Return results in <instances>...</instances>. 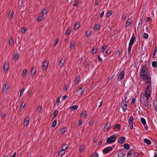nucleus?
Instances as JSON below:
<instances>
[{
  "mask_svg": "<svg viewBox=\"0 0 157 157\" xmlns=\"http://www.w3.org/2000/svg\"><path fill=\"white\" fill-rule=\"evenodd\" d=\"M150 85H147L145 90V93L143 94V96H141V97L143 98V99H144L145 98L146 101H147L148 100V98L150 97L151 96V94H150Z\"/></svg>",
  "mask_w": 157,
  "mask_h": 157,
  "instance_id": "nucleus-1",
  "label": "nucleus"
},
{
  "mask_svg": "<svg viewBox=\"0 0 157 157\" xmlns=\"http://www.w3.org/2000/svg\"><path fill=\"white\" fill-rule=\"evenodd\" d=\"M140 71V75L141 78H144V77L147 75L148 70L146 65L142 66Z\"/></svg>",
  "mask_w": 157,
  "mask_h": 157,
  "instance_id": "nucleus-2",
  "label": "nucleus"
},
{
  "mask_svg": "<svg viewBox=\"0 0 157 157\" xmlns=\"http://www.w3.org/2000/svg\"><path fill=\"white\" fill-rule=\"evenodd\" d=\"M116 135H113L107 139L106 142L109 144L112 143L116 141Z\"/></svg>",
  "mask_w": 157,
  "mask_h": 157,
  "instance_id": "nucleus-3",
  "label": "nucleus"
},
{
  "mask_svg": "<svg viewBox=\"0 0 157 157\" xmlns=\"http://www.w3.org/2000/svg\"><path fill=\"white\" fill-rule=\"evenodd\" d=\"M140 102L142 103V104H144V105L145 106L147 109L149 108V106L148 103L149 101L148 100L147 101H146L145 100V98H144V99H143V98L142 97H140Z\"/></svg>",
  "mask_w": 157,
  "mask_h": 157,
  "instance_id": "nucleus-4",
  "label": "nucleus"
},
{
  "mask_svg": "<svg viewBox=\"0 0 157 157\" xmlns=\"http://www.w3.org/2000/svg\"><path fill=\"white\" fill-rule=\"evenodd\" d=\"M121 107L124 112L126 111L127 109V104L125 100L123 101L121 104Z\"/></svg>",
  "mask_w": 157,
  "mask_h": 157,
  "instance_id": "nucleus-5",
  "label": "nucleus"
},
{
  "mask_svg": "<svg viewBox=\"0 0 157 157\" xmlns=\"http://www.w3.org/2000/svg\"><path fill=\"white\" fill-rule=\"evenodd\" d=\"M84 89L82 87H80L77 90L76 92L77 93V95L78 96H80L82 94L84 91Z\"/></svg>",
  "mask_w": 157,
  "mask_h": 157,
  "instance_id": "nucleus-6",
  "label": "nucleus"
},
{
  "mask_svg": "<svg viewBox=\"0 0 157 157\" xmlns=\"http://www.w3.org/2000/svg\"><path fill=\"white\" fill-rule=\"evenodd\" d=\"M113 149L111 147H108L105 148L102 150L103 153L104 154H107L112 150Z\"/></svg>",
  "mask_w": 157,
  "mask_h": 157,
  "instance_id": "nucleus-7",
  "label": "nucleus"
},
{
  "mask_svg": "<svg viewBox=\"0 0 157 157\" xmlns=\"http://www.w3.org/2000/svg\"><path fill=\"white\" fill-rule=\"evenodd\" d=\"M124 71H122L118 76L117 79L118 81H121L124 76Z\"/></svg>",
  "mask_w": 157,
  "mask_h": 157,
  "instance_id": "nucleus-8",
  "label": "nucleus"
},
{
  "mask_svg": "<svg viewBox=\"0 0 157 157\" xmlns=\"http://www.w3.org/2000/svg\"><path fill=\"white\" fill-rule=\"evenodd\" d=\"M48 63L46 61H44L43 63L42 68L43 70H45L47 68Z\"/></svg>",
  "mask_w": 157,
  "mask_h": 157,
  "instance_id": "nucleus-9",
  "label": "nucleus"
},
{
  "mask_svg": "<svg viewBox=\"0 0 157 157\" xmlns=\"http://www.w3.org/2000/svg\"><path fill=\"white\" fill-rule=\"evenodd\" d=\"M135 155L132 150H130L128 153L127 157H134Z\"/></svg>",
  "mask_w": 157,
  "mask_h": 157,
  "instance_id": "nucleus-10",
  "label": "nucleus"
},
{
  "mask_svg": "<svg viewBox=\"0 0 157 157\" xmlns=\"http://www.w3.org/2000/svg\"><path fill=\"white\" fill-rule=\"evenodd\" d=\"M135 40L136 37L134 36H133L131 38L129 45L132 46Z\"/></svg>",
  "mask_w": 157,
  "mask_h": 157,
  "instance_id": "nucleus-11",
  "label": "nucleus"
},
{
  "mask_svg": "<svg viewBox=\"0 0 157 157\" xmlns=\"http://www.w3.org/2000/svg\"><path fill=\"white\" fill-rule=\"evenodd\" d=\"M9 63L8 62L4 64L3 67V70L5 72H6L9 68Z\"/></svg>",
  "mask_w": 157,
  "mask_h": 157,
  "instance_id": "nucleus-12",
  "label": "nucleus"
},
{
  "mask_svg": "<svg viewBox=\"0 0 157 157\" xmlns=\"http://www.w3.org/2000/svg\"><path fill=\"white\" fill-rule=\"evenodd\" d=\"M142 78L144 80H145V82L146 83H148L149 85H150V84L151 82V78H149V77L147 75L144 77V78Z\"/></svg>",
  "mask_w": 157,
  "mask_h": 157,
  "instance_id": "nucleus-13",
  "label": "nucleus"
},
{
  "mask_svg": "<svg viewBox=\"0 0 157 157\" xmlns=\"http://www.w3.org/2000/svg\"><path fill=\"white\" fill-rule=\"evenodd\" d=\"M87 115V113L85 111H82L80 114V117L83 119H85Z\"/></svg>",
  "mask_w": 157,
  "mask_h": 157,
  "instance_id": "nucleus-14",
  "label": "nucleus"
},
{
  "mask_svg": "<svg viewBox=\"0 0 157 157\" xmlns=\"http://www.w3.org/2000/svg\"><path fill=\"white\" fill-rule=\"evenodd\" d=\"M29 116H27L24 122V125L27 126L29 124Z\"/></svg>",
  "mask_w": 157,
  "mask_h": 157,
  "instance_id": "nucleus-15",
  "label": "nucleus"
},
{
  "mask_svg": "<svg viewBox=\"0 0 157 157\" xmlns=\"http://www.w3.org/2000/svg\"><path fill=\"white\" fill-rule=\"evenodd\" d=\"M125 138L123 136H122L121 137L119 138V139L118 141V142L120 144H121L123 143L125 141Z\"/></svg>",
  "mask_w": 157,
  "mask_h": 157,
  "instance_id": "nucleus-16",
  "label": "nucleus"
},
{
  "mask_svg": "<svg viewBox=\"0 0 157 157\" xmlns=\"http://www.w3.org/2000/svg\"><path fill=\"white\" fill-rule=\"evenodd\" d=\"M134 120V118L132 116H130L128 120V123L130 125H131V124H133V121Z\"/></svg>",
  "mask_w": 157,
  "mask_h": 157,
  "instance_id": "nucleus-17",
  "label": "nucleus"
},
{
  "mask_svg": "<svg viewBox=\"0 0 157 157\" xmlns=\"http://www.w3.org/2000/svg\"><path fill=\"white\" fill-rule=\"evenodd\" d=\"M111 124L109 123H106L104 127V129L105 131L108 130L110 127Z\"/></svg>",
  "mask_w": 157,
  "mask_h": 157,
  "instance_id": "nucleus-18",
  "label": "nucleus"
},
{
  "mask_svg": "<svg viewBox=\"0 0 157 157\" xmlns=\"http://www.w3.org/2000/svg\"><path fill=\"white\" fill-rule=\"evenodd\" d=\"M9 88V85L7 84H5L4 86L3 89V92H6Z\"/></svg>",
  "mask_w": 157,
  "mask_h": 157,
  "instance_id": "nucleus-19",
  "label": "nucleus"
},
{
  "mask_svg": "<svg viewBox=\"0 0 157 157\" xmlns=\"http://www.w3.org/2000/svg\"><path fill=\"white\" fill-rule=\"evenodd\" d=\"M125 153H124L121 151H119L117 155L118 157H123L125 155Z\"/></svg>",
  "mask_w": 157,
  "mask_h": 157,
  "instance_id": "nucleus-20",
  "label": "nucleus"
},
{
  "mask_svg": "<svg viewBox=\"0 0 157 157\" xmlns=\"http://www.w3.org/2000/svg\"><path fill=\"white\" fill-rule=\"evenodd\" d=\"M36 72V70L34 68V67H33L31 69V75L33 76Z\"/></svg>",
  "mask_w": 157,
  "mask_h": 157,
  "instance_id": "nucleus-21",
  "label": "nucleus"
},
{
  "mask_svg": "<svg viewBox=\"0 0 157 157\" xmlns=\"http://www.w3.org/2000/svg\"><path fill=\"white\" fill-rule=\"evenodd\" d=\"M65 152V151L61 149V151H60L58 155L59 156H61L63 155Z\"/></svg>",
  "mask_w": 157,
  "mask_h": 157,
  "instance_id": "nucleus-22",
  "label": "nucleus"
},
{
  "mask_svg": "<svg viewBox=\"0 0 157 157\" xmlns=\"http://www.w3.org/2000/svg\"><path fill=\"white\" fill-rule=\"evenodd\" d=\"M65 63V60L64 59H61V60L59 62V66L61 67Z\"/></svg>",
  "mask_w": 157,
  "mask_h": 157,
  "instance_id": "nucleus-23",
  "label": "nucleus"
},
{
  "mask_svg": "<svg viewBox=\"0 0 157 157\" xmlns=\"http://www.w3.org/2000/svg\"><path fill=\"white\" fill-rule=\"evenodd\" d=\"M79 27V24L78 23H76L74 26L73 28L74 29H77Z\"/></svg>",
  "mask_w": 157,
  "mask_h": 157,
  "instance_id": "nucleus-24",
  "label": "nucleus"
},
{
  "mask_svg": "<svg viewBox=\"0 0 157 157\" xmlns=\"http://www.w3.org/2000/svg\"><path fill=\"white\" fill-rule=\"evenodd\" d=\"M144 142L147 144L148 145H150L151 143V142L149 140L147 139H145L144 140Z\"/></svg>",
  "mask_w": 157,
  "mask_h": 157,
  "instance_id": "nucleus-25",
  "label": "nucleus"
},
{
  "mask_svg": "<svg viewBox=\"0 0 157 157\" xmlns=\"http://www.w3.org/2000/svg\"><path fill=\"white\" fill-rule=\"evenodd\" d=\"M100 25L98 24H97L95 26L94 29L95 31H97L100 29Z\"/></svg>",
  "mask_w": 157,
  "mask_h": 157,
  "instance_id": "nucleus-26",
  "label": "nucleus"
},
{
  "mask_svg": "<svg viewBox=\"0 0 157 157\" xmlns=\"http://www.w3.org/2000/svg\"><path fill=\"white\" fill-rule=\"evenodd\" d=\"M78 106L77 105H74L70 107V108L71 110H77L78 109Z\"/></svg>",
  "mask_w": 157,
  "mask_h": 157,
  "instance_id": "nucleus-27",
  "label": "nucleus"
},
{
  "mask_svg": "<svg viewBox=\"0 0 157 157\" xmlns=\"http://www.w3.org/2000/svg\"><path fill=\"white\" fill-rule=\"evenodd\" d=\"M68 147V146L67 144H64L61 147L62 149L65 151L67 149Z\"/></svg>",
  "mask_w": 157,
  "mask_h": 157,
  "instance_id": "nucleus-28",
  "label": "nucleus"
},
{
  "mask_svg": "<svg viewBox=\"0 0 157 157\" xmlns=\"http://www.w3.org/2000/svg\"><path fill=\"white\" fill-rule=\"evenodd\" d=\"M124 147L125 149L127 150L129 149L130 148L129 145L127 143L124 144Z\"/></svg>",
  "mask_w": 157,
  "mask_h": 157,
  "instance_id": "nucleus-29",
  "label": "nucleus"
},
{
  "mask_svg": "<svg viewBox=\"0 0 157 157\" xmlns=\"http://www.w3.org/2000/svg\"><path fill=\"white\" fill-rule=\"evenodd\" d=\"M140 121L142 124L144 125L146 124V122L145 119L143 118H141L140 119Z\"/></svg>",
  "mask_w": 157,
  "mask_h": 157,
  "instance_id": "nucleus-30",
  "label": "nucleus"
},
{
  "mask_svg": "<svg viewBox=\"0 0 157 157\" xmlns=\"http://www.w3.org/2000/svg\"><path fill=\"white\" fill-rule=\"evenodd\" d=\"M58 113V111L57 110H55L54 111V114L53 115V119H54V118H55L56 117V115H57Z\"/></svg>",
  "mask_w": 157,
  "mask_h": 157,
  "instance_id": "nucleus-31",
  "label": "nucleus"
},
{
  "mask_svg": "<svg viewBox=\"0 0 157 157\" xmlns=\"http://www.w3.org/2000/svg\"><path fill=\"white\" fill-rule=\"evenodd\" d=\"M98 50L97 48H96L95 47H94L92 51V52L93 54H95L96 53L97 51Z\"/></svg>",
  "mask_w": 157,
  "mask_h": 157,
  "instance_id": "nucleus-32",
  "label": "nucleus"
},
{
  "mask_svg": "<svg viewBox=\"0 0 157 157\" xmlns=\"http://www.w3.org/2000/svg\"><path fill=\"white\" fill-rule=\"evenodd\" d=\"M43 16L42 15L39 16L37 19V20L38 21H41L42 19Z\"/></svg>",
  "mask_w": 157,
  "mask_h": 157,
  "instance_id": "nucleus-33",
  "label": "nucleus"
},
{
  "mask_svg": "<svg viewBox=\"0 0 157 157\" xmlns=\"http://www.w3.org/2000/svg\"><path fill=\"white\" fill-rule=\"evenodd\" d=\"M13 41L12 38H10L9 41V43L10 45H12L13 44Z\"/></svg>",
  "mask_w": 157,
  "mask_h": 157,
  "instance_id": "nucleus-34",
  "label": "nucleus"
},
{
  "mask_svg": "<svg viewBox=\"0 0 157 157\" xmlns=\"http://www.w3.org/2000/svg\"><path fill=\"white\" fill-rule=\"evenodd\" d=\"M152 65L154 67H156L157 66V63L155 61H153L152 63Z\"/></svg>",
  "mask_w": 157,
  "mask_h": 157,
  "instance_id": "nucleus-35",
  "label": "nucleus"
},
{
  "mask_svg": "<svg viewBox=\"0 0 157 157\" xmlns=\"http://www.w3.org/2000/svg\"><path fill=\"white\" fill-rule=\"evenodd\" d=\"M26 72L27 70L26 69H24L23 70L22 74L23 76L25 77L26 75Z\"/></svg>",
  "mask_w": 157,
  "mask_h": 157,
  "instance_id": "nucleus-36",
  "label": "nucleus"
},
{
  "mask_svg": "<svg viewBox=\"0 0 157 157\" xmlns=\"http://www.w3.org/2000/svg\"><path fill=\"white\" fill-rule=\"evenodd\" d=\"M57 124V120H55L53 122L52 124V126L53 127H55Z\"/></svg>",
  "mask_w": 157,
  "mask_h": 157,
  "instance_id": "nucleus-37",
  "label": "nucleus"
},
{
  "mask_svg": "<svg viewBox=\"0 0 157 157\" xmlns=\"http://www.w3.org/2000/svg\"><path fill=\"white\" fill-rule=\"evenodd\" d=\"M143 37L145 39H147L148 37V34L146 33H144L143 34Z\"/></svg>",
  "mask_w": 157,
  "mask_h": 157,
  "instance_id": "nucleus-38",
  "label": "nucleus"
},
{
  "mask_svg": "<svg viewBox=\"0 0 157 157\" xmlns=\"http://www.w3.org/2000/svg\"><path fill=\"white\" fill-rule=\"evenodd\" d=\"M71 32V30H69V29H68L65 32V34L67 35H68L70 34Z\"/></svg>",
  "mask_w": 157,
  "mask_h": 157,
  "instance_id": "nucleus-39",
  "label": "nucleus"
},
{
  "mask_svg": "<svg viewBox=\"0 0 157 157\" xmlns=\"http://www.w3.org/2000/svg\"><path fill=\"white\" fill-rule=\"evenodd\" d=\"M25 89L24 88L22 89L20 91V97L23 94V93Z\"/></svg>",
  "mask_w": 157,
  "mask_h": 157,
  "instance_id": "nucleus-40",
  "label": "nucleus"
},
{
  "mask_svg": "<svg viewBox=\"0 0 157 157\" xmlns=\"http://www.w3.org/2000/svg\"><path fill=\"white\" fill-rule=\"evenodd\" d=\"M112 13V11H109L106 13V16L108 17H109L110 16Z\"/></svg>",
  "mask_w": 157,
  "mask_h": 157,
  "instance_id": "nucleus-41",
  "label": "nucleus"
},
{
  "mask_svg": "<svg viewBox=\"0 0 157 157\" xmlns=\"http://www.w3.org/2000/svg\"><path fill=\"white\" fill-rule=\"evenodd\" d=\"M84 147L83 146H81L79 148V151L82 152L84 150Z\"/></svg>",
  "mask_w": 157,
  "mask_h": 157,
  "instance_id": "nucleus-42",
  "label": "nucleus"
},
{
  "mask_svg": "<svg viewBox=\"0 0 157 157\" xmlns=\"http://www.w3.org/2000/svg\"><path fill=\"white\" fill-rule=\"evenodd\" d=\"M47 13V11H46V10L45 9H44L42 10V15L43 16L44 15H45Z\"/></svg>",
  "mask_w": 157,
  "mask_h": 157,
  "instance_id": "nucleus-43",
  "label": "nucleus"
},
{
  "mask_svg": "<svg viewBox=\"0 0 157 157\" xmlns=\"http://www.w3.org/2000/svg\"><path fill=\"white\" fill-rule=\"evenodd\" d=\"M41 109V106H38L37 108V109L36 112L37 113H39V112H40V111Z\"/></svg>",
  "mask_w": 157,
  "mask_h": 157,
  "instance_id": "nucleus-44",
  "label": "nucleus"
},
{
  "mask_svg": "<svg viewBox=\"0 0 157 157\" xmlns=\"http://www.w3.org/2000/svg\"><path fill=\"white\" fill-rule=\"evenodd\" d=\"M13 15V12H11L10 11L9 13L8 17L9 18H10L11 17H12Z\"/></svg>",
  "mask_w": 157,
  "mask_h": 157,
  "instance_id": "nucleus-45",
  "label": "nucleus"
},
{
  "mask_svg": "<svg viewBox=\"0 0 157 157\" xmlns=\"http://www.w3.org/2000/svg\"><path fill=\"white\" fill-rule=\"evenodd\" d=\"M121 125L119 124H117L115 125L114 129H116V128H117L118 129H119L120 128Z\"/></svg>",
  "mask_w": 157,
  "mask_h": 157,
  "instance_id": "nucleus-46",
  "label": "nucleus"
},
{
  "mask_svg": "<svg viewBox=\"0 0 157 157\" xmlns=\"http://www.w3.org/2000/svg\"><path fill=\"white\" fill-rule=\"evenodd\" d=\"M79 77H77L75 79V84H76L79 81Z\"/></svg>",
  "mask_w": 157,
  "mask_h": 157,
  "instance_id": "nucleus-47",
  "label": "nucleus"
},
{
  "mask_svg": "<svg viewBox=\"0 0 157 157\" xmlns=\"http://www.w3.org/2000/svg\"><path fill=\"white\" fill-rule=\"evenodd\" d=\"M60 98V97L59 96L57 98L56 100V103L57 104V105H58L59 103Z\"/></svg>",
  "mask_w": 157,
  "mask_h": 157,
  "instance_id": "nucleus-48",
  "label": "nucleus"
},
{
  "mask_svg": "<svg viewBox=\"0 0 157 157\" xmlns=\"http://www.w3.org/2000/svg\"><path fill=\"white\" fill-rule=\"evenodd\" d=\"M25 105V103H24L23 102H22L21 106V109H23Z\"/></svg>",
  "mask_w": 157,
  "mask_h": 157,
  "instance_id": "nucleus-49",
  "label": "nucleus"
},
{
  "mask_svg": "<svg viewBox=\"0 0 157 157\" xmlns=\"http://www.w3.org/2000/svg\"><path fill=\"white\" fill-rule=\"evenodd\" d=\"M75 45V43L74 42H72L70 44V48H73Z\"/></svg>",
  "mask_w": 157,
  "mask_h": 157,
  "instance_id": "nucleus-50",
  "label": "nucleus"
},
{
  "mask_svg": "<svg viewBox=\"0 0 157 157\" xmlns=\"http://www.w3.org/2000/svg\"><path fill=\"white\" fill-rule=\"evenodd\" d=\"M106 46H104L102 47L101 49V52H103L104 51L105 49L106 48Z\"/></svg>",
  "mask_w": 157,
  "mask_h": 157,
  "instance_id": "nucleus-51",
  "label": "nucleus"
},
{
  "mask_svg": "<svg viewBox=\"0 0 157 157\" xmlns=\"http://www.w3.org/2000/svg\"><path fill=\"white\" fill-rule=\"evenodd\" d=\"M132 46L129 45L128 48V53H130L131 51V48Z\"/></svg>",
  "mask_w": 157,
  "mask_h": 157,
  "instance_id": "nucleus-52",
  "label": "nucleus"
},
{
  "mask_svg": "<svg viewBox=\"0 0 157 157\" xmlns=\"http://www.w3.org/2000/svg\"><path fill=\"white\" fill-rule=\"evenodd\" d=\"M131 24V21H128V20L126 23V25L127 26H129Z\"/></svg>",
  "mask_w": 157,
  "mask_h": 157,
  "instance_id": "nucleus-53",
  "label": "nucleus"
},
{
  "mask_svg": "<svg viewBox=\"0 0 157 157\" xmlns=\"http://www.w3.org/2000/svg\"><path fill=\"white\" fill-rule=\"evenodd\" d=\"M98 154L97 153H95L93 154L91 157H98Z\"/></svg>",
  "mask_w": 157,
  "mask_h": 157,
  "instance_id": "nucleus-54",
  "label": "nucleus"
},
{
  "mask_svg": "<svg viewBox=\"0 0 157 157\" xmlns=\"http://www.w3.org/2000/svg\"><path fill=\"white\" fill-rule=\"evenodd\" d=\"M157 51V47H155V50H154V53H153V58H154V56L155 55Z\"/></svg>",
  "mask_w": 157,
  "mask_h": 157,
  "instance_id": "nucleus-55",
  "label": "nucleus"
},
{
  "mask_svg": "<svg viewBox=\"0 0 157 157\" xmlns=\"http://www.w3.org/2000/svg\"><path fill=\"white\" fill-rule=\"evenodd\" d=\"M18 54H17V55L14 56L13 58L14 59L16 60L17 59H18Z\"/></svg>",
  "mask_w": 157,
  "mask_h": 157,
  "instance_id": "nucleus-56",
  "label": "nucleus"
},
{
  "mask_svg": "<svg viewBox=\"0 0 157 157\" xmlns=\"http://www.w3.org/2000/svg\"><path fill=\"white\" fill-rule=\"evenodd\" d=\"M151 18L150 17H147L145 19V22L147 23L149 21H150Z\"/></svg>",
  "mask_w": 157,
  "mask_h": 157,
  "instance_id": "nucleus-57",
  "label": "nucleus"
},
{
  "mask_svg": "<svg viewBox=\"0 0 157 157\" xmlns=\"http://www.w3.org/2000/svg\"><path fill=\"white\" fill-rule=\"evenodd\" d=\"M25 31L26 29L25 28H22L21 30V32L22 33H25Z\"/></svg>",
  "mask_w": 157,
  "mask_h": 157,
  "instance_id": "nucleus-58",
  "label": "nucleus"
},
{
  "mask_svg": "<svg viewBox=\"0 0 157 157\" xmlns=\"http://www.w3.org/2000/svg\"><path fill=\"white\" fill-rule=\"evenodd\" d=\"M66 131V129L65 128H63L61 130V133L63 134Z\"/></svg>",
  "mask_w": 157,
  "mask_h": 157,
  "instance_id": "nucleus-59",
  "label": "nucleus"
},
{
  "mask_svg": "<svg viewBox=\"0 0 157 157\" xmlns=\"http://www.w3.org/2000/svg\"><path fill=\"white\" fill-rule=\"evenodd\" d=\"M59 39L58 38L56 39V41L55 44H54V46H56L57 45V44L59 41Z\"/></svg>",
  "mask_w": 157,
  "mask_h": 157,
  "instance_id": "nucleus-60",
  "label": "nucleus"
},
{
  "mask_svg": "<svg viewBox=\"0 0 157 157\" xmlns=\"http://www.w3.org/2000/svg\"><path fill=\"white\" fill-rule=\"evenodd\" d=\"M78 1H76L75 3H74V6H77L78 5Z\"/></svg>",
  "mask_w": 157,
  "mask_h": 157,
  "instance_id": "nucleus-61",
  "label": "nucleus"
},
{
  "mask_svg": "<svg viewBox=\"0 0 157 157\" xmlns=\"http://www.w3.org/2000/svg\"><path fill=\"white\" fill-rule=\"evenodd\" d=\"M90 32L87 31L86 32V36H89L90 34Z\"/></svg>",
  "mask_w": 157,
  "mask_h": 157,
  "instance_id": "nucleus-62",
  "label": "nucleus"
},
{
  "mask_svg": "<svg viewBox=\"0 0 157 157\" xmlns=\"http://www.w3.org/2000/svg\"><path fill=\"white\" fill-rule=\"evenodd\" d=\"M154 107L155 110L157 112V105H155L154 104Z\"/></svg>",
  "mask_w": 157,
  "mask_h": 157,
  "instance_id": "nucleus-63",
  "label": "nucleus"
},
{
  "mask_svg": "<svg viewBox=\"0 0 157 157\" xmlns=\"http://www.w3.org/2000/svg\"><path fill=\"white\" fill-rule=\"evenodd\" d=\"M106 54L107 55H109L110 53V51H109V50H107V51L106 52Z\"/></svg>",
  "mask_w": 157,
  "mask_h": 157,
  "instance_id": "nucleus-64",
  "label": "nucleus"
}]
</instances>
